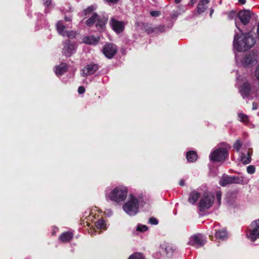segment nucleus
<instances>
[{"mask_svg": "<svg viewBox=\"0 0 259 259\" xmlns=\"http://www.w3.org/2000/svg\"><path fill=\"white\" fill-rule=\"evenodd\" d=\"M222 192L221 191H218L216 193L217 200L219 203V205L221 204V201Z\"/></svg>", "mask_w": 259, "mask_h": 259, "instance_id": "38", "label": "nucleus"}, {"mask_svg": "<svg viewBox=\"0 0 259 259\" xmlns=\"http://www.w3.org/2000/svg\"><path fill=\"white\" fill-rule=\"evenodd\" d=\"M255 167L254 165H250L247 167V172L249 174H253L255 172Z\"/></svg>", "mask_w": 259, "mask_h": 259, "instance_id": "37", "label": "nucleus"}, {"mask_svg": "<svg viewBox=\"0 0 259 259\" xmlns=\"http://www.w3.org/2000/svg\"><path fill=\"white\" fill-rule=\"evenodd\" d=\"M257 35H258V38H259V21L258 23L257 28Z\"/></svg>", "mask_w": 259, "mask_h": 259, "instance_id": "52", "label": "nucleus"}, {"mask_svg": "<svg viewBox=\"0 0 259 259\" xmlns=\"http://www.w3.org/2000/svg\"><path fill=\"white\" fill-rule=\"evenodd\" d=\"M179 184L181 186H184L185 185V182H184V181L183 180H180Z\"/></svg>", "mask_w": 259, "mask_h": 259, "instance_id": "49", "label": "nucleus"}, {"mask_svg": "<svg viewBox=\"0 0 259 259\" xmlns=\"http://www.w3.org/2000/svg\"><path fill=\"white\" fill-rule=\"evenodd\" d=\"M112 214V212L111 210H110V215H111Z\"/></svg>", "mask_w": 259, "mask_h": 259, "instance_id": "57", "label": "nucleus"}, {"mask_svg": "<svg viewBox=\"0 0 259 259\" xmlns=\"http://www.w3.org/2000/svg\"><path fill=\"white\" fill-rule=\"evenodd\" d=\"M210 0H200L199 2L208 4Z\"/></svg>", "mask_w": 259, "mask_h": 259, "instance_id": "48", "label": "nucleus"}, {"mask_svg": "<svg viewBox=\"0 0 259 259\" xmlns=\"http://www.w3.org/2000/svg\"><path fill=\"white\" fill-rule=\"evenodd\" d=\"M96 20V26L103 29L105 24L107 22L108 18L104 16H98Z\"/></svg>", "mask_w": 259, "mask_h": 259, "instance_id": "20", "label": "nucleus"}, {"mask_svg": "<svg viewBox=\"0 0 259 259\" xmlns=\"http://www.w3.org/2000/svg\"><path fill=\"white\" fill-rule=\"evenodd\" d=\"M197 0H190L189 4L193 5L194 4H195Z\"/></svg>", "mask_w": 259, "mask_h": 259, "instance_id": "50", "label": "nucleus"}, {"mask_svg": "<svg viewBox=\"0 0 259 259\" xmlns=\"http://www.w3.org/2000/svg\"><path fill=\"white\" fill-rule=\"evenodd\" d=\"M238 17L241 23L246 25L249 22L250 19L255 17V16L253 13L249 10H243L238 14Z\"/></svg>", "mask_w": 259, "mask_h": 259, "instance_id": "9", "label": "nucleus"}, {"mask_svg": "<svg viewBox=\"0 0 259 259\" xmlns=\"http://www.w3.org/2000/svg\"><path fill=\"white\" fill-rule=\"evenodd\" d=\"M181 0H175V2L176 3V4H179L181 2Z\"/></svg>", "mask_w": 259, "mask_h": 259, "instance_id": "53", "label": "nucleus"}, {"mask_svg": "<svg viewBox=\"0 0 259 259\" xmlns=\"http://www.w3.org/2000/svg\"><path fill=\"white\" fill-rule=\"evenodd\" d=\"M110 23L112 29L116 33H119L123 31L124 28V24L123 22L118 21L112 18L110 20Z\"/></svg>", "mask_w": 259, "mask_h": 259, "instance_id": "14", "label": "nucleus"}, {"mask_svg": "<svg viewBox=\"0 0 259 259\" xmlns=\"http://www.w3.org/2000/svg\"><path fill=\"white\" fill-rule=\"evenodd\" d=\"M236 16L237 15H236V13H235V12L232 11L229 13L228 17H229V19H233L235 18L236 17Z\"/></svg>", "mask_w": 259, "mask_h": 259, "instance_id": "41", "label": "nucleus"}, {"mask_svg": "<svg viewBox=\"0 0 259 259\" xmlns=\"http://www.w3.org/2000/svg\"><path fill=\"white\" fill-rule=\"evenodd\" d=\"M213 13V10L211 9L210 12V16H211Z\"/></svg>", "mask_w": 259, "mask_h": 259, "instance_id": "55", "label": "nucleus"}, {"mask_svg": "<svg viewBox=\"0 0 259 259\" xmlns=\"http://www.w3.org/2000/svg\"><path fill=\"white\" fill-rule=\"evenodd\" d=\"M97 18H98V15L97 14H94L87 20L86 22L87 25L89 26L92 25L95 22H96Z\"/></svg>", "mask_w": 259, "mask_h": 259, "instance_id": "27", "label": "nucleus"}, {"mask_svg": "<svg viewBox=\"0 0 259 259\" xmlns=\"http://www.w3.org/2000/svg\"><path fill=\"white\" fill-rule=\"evenodd\" d=\"M259 58L257 51H251L245 54L242 58L241 63L244 67H251L255 65Z\"/></svg>", "mask_w": 259, "mask_h": 259, "instance_id": "5", "label": "nucleus"}, {"mask_svg": "<svg viewBox=\"0 0 259 259\" xmlns=\"http://www.w3.org/2000/svg\"><path fill=\"white\" fill-rule=\"evenodd\" d=\"M165 28L164 25H159L158 27H155L154 29H151V30L148 29L147 31H148V33H149L150 32H156V31L162 32L165 31Z\"/></svg>", "mask_w": 259, "mask_h": 259, "instance_id": "30", "label": "nucleus"}, {"mask_svg": "<svg viewBox=\"0 0 259 259\" xmlns=\"http://www.w3.org/2000/svg\"><path fill=\"white\" fill-rule=\"evenodd\" d=\"M65 20L66 21H71V19L70 18L65 17Z\"/></svg>", "mask_w": 259, "mask_h": 259, "instance_id": "54", "label": "nucleus"}, {"mask_svg": "<svg viewBox=\"0 0 259 259\" xmlns=\"http://www.w3.org/2000/svg\"><path fill=\"white\" fill-rule=\"evenodd\" d=\"M44 5L48 7L51 4V0H43Z\"/></svg>", "mask_w": 259, "mask_h": 259, "instance_id": "44", "label": "nucleus"}, {"mask_svg": "<svg viewBox=\"0 0 259 259\" xmlns=\"http://www.w3.org/2000/svg\"><path fill=\"white\" fill-rule=\"evenodd\" d=\"M205 242V238L201 234H197L190 238L188 244L195 248H198L202 246Z\"/></svg>", "mask_w": 259, "mask_h": 259, "instance_id": "8", "label": "nucleus"}, {"mask_svg": "<svg viewBox=\"0 0 259 259\" xmlns=\"http://www.w3.org/2000/svg\"><path fill=\"white\" fill-rule=\"evenodd\" d=\"M75 50V45L71 43L69 40H66L64 42L63 54L67 57H70Z\"/></svg>", "mask_w": 259, "mask_h": 259, "instance_id": "13", "label": "nucleus"}, {"mask_svg": "<svg viewBox=\"0 0 259 259\" xmlns=\"http://www.w3.org/2000/svg\"><path fill=\"white\" fill-rule=\"evenodd\" d=\"M141 198L130 195L127 201L122 205L124 211L130 216H134L139 212Z\"/></svg>", "mask_w": 259, "mask_h": 259, "instance_id": "3", "label": "nucleus"}, {"mask_svg": "<svg viewBox=\"0 0 259 259\" xmlns=\"http://www.w3.org/2000/svg\"><path fill=\"white\" fill-rule=\"evenodd\" d=\"M215 235V237L219 239L225 240L227 238V233L225 229L216 230Z\"/></svg>", "mask_w": 259, "mask_h": 259, "instance_id": "22", "label": "nucleus"}, {"mask_svg": "<svg viewBox=\"0 0 259 259\" xmlns=\"http://www.w3.org/2000/svg\"><path fill=\"white\" fill-rule=\"evenodd\" d=\"M117 51V47L115 45L110 43L106 44L103 49V54L109 59L112 58L116 53Z\"/></svg>", "mask_w": 259, "mask_h": 259, "instance_id": "10", "label": "nucleus"}, {"mask_svg": "<svg viewBox=\"0 0 259 259\" xmlns=\"http://www.w3.org/2000/svg\"><path fill=\"white\" fill-rule=\"evenodd\" d=\"M99 40V37H95L94 36H85L83 37L82 41L87 44L95 45L98 44Z\"/></svg>", "mask_w": 259, "mask_h": 259, "instance_id": "16", "label": "nucleus"}, {"mask_svg": "<svg viewBox=\"0 0 259 259\" xmlns=\"http://www.w3.org/2000/svg\"><path fill=\"white\" fill-rule=\"evenodd\" d=\"M232 184V177L227 175H223L220 181V184L222 186H225L228 184Z\"/></svg>", "mask_w": 259, "mask_h": 259, "instance_id": "23", "label": "nucleus"}, {"mask_svg": "<svg viewBox=\"0 0 259 259\" xmlns=\"http://www.w3.org/2000/svg\"><path fill=\"white\" fill-rule=\"evenodd\" d=\"M239 93L243 99L249 100L252 94L250 84L248 82H245L239 88Z\"/></svg>", "mask_w": 259, "mask_h": 259, "instance_id": "11", "label": "nucleus"}, {"mask_svg": "<svg viewBox=\"0 0 259 259\" xmlns=\"http://www.w3.org/2000/svg\"><path fill=\"white\" fill-rule=\"evenodd\" d=\"M238 2L241 4H244L246 3V0H238Z\"/></svg>", "mask_w": 259, "mask_h": 259, "instance_id": "51", "label": "nucleus"}, {"mask_svg": "<svg viewBox=\"0 0 259 259\" xmlns=\"http://www.w3.org/2000/svg\"><path fill=\"white\" fill-rule=\"evenodd\" d=\"M255 76L257 79H259V64L256 67L255 71Z\"/></svg>", "mask_w": 259, "mask_h": 259, "instance_id": "42", "label": "nucleus"}, {"mask_svg": "<svg viewBox=\"0 0 259 259\" xmlns=\"http://www.w3.org/2000/svg\"><path fill=\"white\" fill-rule=\"evenodd\" d=\"M186 158L189 162H193L196 160L197 155L194 151H189L187 153Z\"/></svg>", "mask_w": 259, "mask_h": 259, "instance_id": "24", "label": "nucleus"}, {"mask_svg": "<svg viewBox=\"0 0 259 259\" xmlns=\"http://www.w3.org/2000/svg\"><path fill=\"white\" fill-rule=\"evenodd\" d=\"M232 183L242 184L243 181V177H239L237 176H231Z\"/></svg>", "mask_w": 259, "mask_h": 259, "instance_id": "31", "label": "nucleus"}, {"mask_svg": "<svg viewBox=\"0 0 259 259\" xmlns=\"http://www.w3.org/2000/svg\"><path fill=\"white\" fill-rule=\"evenodd\" d=\"M93 10L94 7L93 6H90L82 12V14L85 16H89Z\"/></svg>", "mask_w": 259, "mask_h": 259, "instance_id": "35", "label": "nucleus"}, {"mask_svg": "<svg viewBox=\"0 0 259 259\" xmlns=\"http://www.w3.org/2000/svg\"><path fill=\"white\" fill-rule=\"evenodd\" d=\"M238 117V120L245 124H246L249 121L248 116L242 112H239Z\"/></svg>", "mask_w": 259, "mask_h": 259, "instance_id": "26", "label": "nucleus"}, {"mask_svg": "<svg viewBox=\"0 0 259 259\" xmlns=\"http://www.w3.org/2000/svg\"><path fill=\"white\" fill-rule=\"evenodd\" d=\"M228 156V151L225 148H219L214 149L210 154V159L212 161H224Z\"/></svg>", "mask_w": 259, "mask_h": 259, "instance_id": "6", "label": "nucleus"}, {"mask_svg": "<svg viewBox=\"0 0 259 259\" xmlns=\"http://www.w3.org/2000/svg\"><path fill=\"white\" fill-rule=\"evenodd\" d=\"M148 230V227L146 225H139L137 226V230L138 231L145 232Z\"/></svg>", "mask_w": 259, "mask_h": 259, "instance_id": "36", "label": "nucleus"}, {"mask_svg": "<svg viewBox=\"0 0 259 259\" xmlns=\"http://www.w3.org/2000/svg\"><path fill=\"white\" fill-rule=\"evenodd\" d=\"M45 11L46 13H48V10L47 9H46Z\"/></svg>", "mask_w": 259, "mask_h": 259, "instance_id": "56", "label": "nucleus"}, {"mask_svg": "<svg viewBox=\"0 0 259 259\" xmlns=\"http://www.w3.org/2000/svg\"><path fill=\"white\" fill-rule=\"evenodd\" d=\"M257 108V104L255 103H253L252 104V110H256Z\"/></svg>", "mask_w": 259, "mask_h": 259, "instance_id": "46", "label": "nucleus"}, {"mask_svg": "<svg viewBox=\"0 0 259 259\" xmlns=\"http://www.w3.org/2000/svg\"><path fill=\"white\" fill-rule=\"evenodd\" d=\"M67 64L65 63H62L55 67V72L57 76H60L62 75L67 70Z\"/></svg>", "mask_w": 259, "mask_h": 259, "instance_id": "15", "label": "nucleus"}, {"mask_svg": "<svg viewBox=\"0 0 259 259\" xmlns=\"http://www.w3.org/2000/svg\"><path fill=\"white\" fill-rule=\"evenodd\" d=\"M105 1L109 3H112V4L116 3L118 1V0H105Z\"/></svg>", "mask_w": 259, "mask_h": 259, "instance_id": "45", "label": "nucleus"}, {"mask_svg": "<svg viewBox=\"0 0 259 259\" xmlns=\"http://www.w3.org/2000/svg\"><path fill=\"white\" fill-rule=\"evenodd\" d=\"M99 69L97 64L90 63L86 65L81 70V75L87 76L95 73Z\"/></svg>", "mask_w": 259, "mask_h": 259, "instance_id": "12", "label": "nucleus"}, {"mask_svg": "<svg viewBox=\"0 0 259 259\" xmlns=\"http://www.w3.org/2000/svg\"><path fill=\"white\" fill-rule=\"evenodd\" d=\"M199 197L200 194L197 191L194 190L190 193L188 201L190 203L194 204L197 201Z\"/></svg>", "mask_w": 259, "mask_h": 259, "instance_id": "21", "label": "nucleus"}, {"mask_svg": "<svg viewBox=\"0 0 259 259\" xmlns=\"http://www.w3.org/2000/svg\"><path fill=\"white\" fill-rule=\"evenodd\" d=\"M149 222L152 225H157L158 223V220L154 218H150Z\"/></svg>", "mask_w": 259, "mask_h": 259, "instance_id": "39", "label": "nucleus"}, {"mask_svg": "<svg viewBox=\"0 0 259 259\" xmlns=\"http://www.w3.org/2000/svg\"><path fill=\"white\" fill-rule=\"evenodd\" d=\"M236 26L240 35L235 31L234 36L233 45L235 49L238 52H242L250 49L255 44V39L250 33H243V29L240 27L237 22L235 23Z\"/></svg>", "mask_w": 259, "mask_h": 259, "instance_id": "1", "label": "nucleus"}, {"mask_svg": "<svg viewBox=\"0 0 259 259\" xmlns=\"http://www.w3.org/2000/svg\"><path fill=\"white\" fill-rule=\"evenodd\" d=\"M64 33H65V36L69 38H74L76 35V32L73 31H65Z\"/></svg>", "mask_w": 259, "mask_h": 259, "instance_id": "33", "label": "nucleus"}, {"mask_svg": "<svg viewBox=\"0 0 259 259\" xmlns=\"http://www.w3.org/2000/svg\"><path fill=\"white\" fill-rule=\"evenodd\" d=\"M73 238V234L70 232H66L62 233L59 237V239L63 242L70 241Z\"/></svg>", "mask_w": 259, "mask_h": 259, "instance_id": "19", "label": "nucleus"}, {"mask_svg": "<svg viewBox=\"0 0 259 259\" xmlns=\"http://www.w3.org/2000/svg\"><path fill=\"white\" fill-rule=\"evenodd\" d=\"M214 196L210 193H206L201 198L199 202V209L200 211L204 212L209 209L213 204Z\"/></svg>", "mask_w": 259, "mask_h": 259, "instance_id": "4", "label": "nucleus"}, {"mask_svg": "<svg viewBox=\"0 0 259 259\" xmlns=\"http://www.w3.org/2000/svg\"><path fill=\"white\" fill-rule=\"evenodd\" d=\"M161 249L164 250L167 256H171L174 252L173 247L168 243H164L161 245Z\"/></svg>", "mask_w": 259, "mask_h": 259, "instance_id": "18", "label": "nucleus"}, {"mask_svg": "<svg viewBox=\"0 0 259 259\" xmlns=\"http://www.w3.org/2000/svg\"><path fill=\"white\" fill-rule=\"evenodd\" d=\"M206 4L199 2L197 6V12L201 14L204 12L207 8Z\"/></svg>", "mask_w": 259, "mask_h": 259, "instance_id": "28", "label": "nucleus"}, {"mask_svg": "<svg viewBox=\"0 0 259 259\" xmlns=\"http://www.w3.org/2000/svg\"><path fill=\"white\" fill-rule=\"evenodd\" d=\"M85 92V89L82 86H80L78 89V92L79 94H83Z\"/></svg>", "mask_w": 259, "mask_h": 259, "instance_id": "43", "label": "nucleus"}, {"mask_svg": "<svg viewBox=\"0 0 259 259\" xmlns=\"http://www.w3.org/2000/svg\"><path fill=\"white\" fill-rule=\"evenodd\" d=\"M251 154L252 152L250 150H248L246 154L245 153H241L240 158L243 163L247 164L250 162Z\"/></svg>", "mask_w": 259, "mask_h": 259, "instance_id": "17", "label": "nucleus"}, {"mask_svg": "<svg viewBox=\"0 0 259 259\" xmlns=\"http://www.w3.org/2000/svg\"><path fill=\"white\" fill-rule=\"evenodd\" d=\"M127 190L122 186L107 189L105 196L107 201H111L116 204H120L127 197Z\"/></svg>", "mask_w": 259, "mask_h": 259, "instance_id": "2", "label": "nucleus"}, {"mask_svg": "<svg viewBox=\"0 0 259 259\" xmlns=\"http://www.w3.org/2000/svg\"><path fill=\"white\" fill-rule=\"evenodd\" d=\"M57 29L59 34L63 36H65L64 30L65 29L64 25L62 24L61 21H59L56 24Z\"/></svg>", "mask_w": 259, "mask_h": 259, "instance_id": "25", "label": "nucleus"}, {"mask_svg": "<svg viewBox=\"0 0 259 259\" xmlns=\"http://www.w3.org/2000/svg\"><path fill=\"white\" fill-rule=\"evenodd\" d=\"M247 236L248 238L252 242L259 238V219L251 223Z\"/></svg>", "mask_w": 259, "mask_h": 259, "instance_id": "7", "label": "nucleus"}, {"mask_svg": "<svg viewBox=\"0 0 259 259\" xmlns=\"http://www.w3.org/2000/svg\"><path fill=\"white\" fill-rule=\"evenodd\" d=\"M106 223L103 219H100L96 222V227L98 229H106Z\"/></svg>", "mask_w": 259, "mask_h": 259, "instance_id": "29", "label": "nucleus"}, {"mask_svg": "<svg viewBox=\"0 0 259 259\" xmlns=\"http://www.w3.org/2000/svg\"><path fill=\"white\" fill-rule=\"evenodd\" d=\"M242 147V144L239 140H237L233 145L234 148L238 152Z\"/></svg>", "mask_w": 259, "mask_h": 259, "instance_id": "34", "label": "nucleus"}, {"mask_svg": "<svg viewBox=\"0 0 259 259\" xmlns=\"http://www.w3.org/2000/svg\"><path fill=\"white\" fill-rule=\"evenodd\" d=\"M180 14L177 13V12H174L173 14H172V18H176L178 17V16Z\"/></svg>", "mask_w": 259, "mask_h": 259, "instance_id": "47", "label": "nucleus"}, {"mask_svg": "<svg viewBox=\"0 0 259 259\" xmlns=\"http://www.w3.org/2000/svg\"><path fill=\"white\" fill-rule=\"evenodd\" d=\"M160 12L158 11H154L150 12V15L153 17H158L160 15Z\"/></svg>", "mask_w": 259, "mask_h": 259, "instance_id": "40", "label": "nucleus"}, {"mask_svg": "<svg viewBox=\"0 0 259 259\" xmlns=\"http://www.w3.org/2000/svg\"><path fill=\"white\" fill-rule=\"evenodd\" d=\"M128 259H144L143 255L140 252H136L132 254Z\"/></svg>", "mask_w": 259, "mask_h": 259, "instance_id": "32", "label": "nucleus"}]
</instances>
